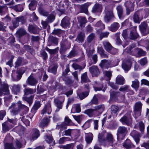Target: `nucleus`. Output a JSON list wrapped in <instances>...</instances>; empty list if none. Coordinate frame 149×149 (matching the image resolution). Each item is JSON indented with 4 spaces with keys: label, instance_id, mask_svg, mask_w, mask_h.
<instances>
[{
    "label": "nucleus",
    "instance_id": "1",
    "mask_svg": "<svg viewBox=\"0 0 149 149\" xmlns=\"http://www.w3.org/2000/svg\"><path fill=\"white\" fill-rule=\"evenodd\" d=\"M127 132V129L125 127L123 126L119 127L117 131V139L120 140L123 139Z\"/></svg>",
    "mask_w": 149,
    "mask_h": 149
},
{
    "label": "nucleus",
    "instance_id": "2",
    "mask_svg": "<svg viewBox=\"0 0 149 149\" xmlns=\"http://www.w3.org/2000/svg\"><path fill=\"white\" fill-rule=\"evenodd\" d=\"M120 121L123 124L129 125L132 122V120L130 114H125L121 118L120 120Z\"/></svg>",
    "mask_w": 149,
    "mask_h": 149
},
{
    "label": "nucleus",
    "instance_id": "3",
    "mask_svg": "<svg viewBox=\"0 0 149 149\" xmlns=\"http://www.w3.org/2000/svg\"><path fill=\"white\" fill-rule=\"evenodd\" d=\"M142 105V104L140 101L136 102L135 103L134 109L136 116L138 117L141 115Z\"/></svg>",
    "mask_w": 149,
    "mask_h": 149
},
{
    "label": "nucleus",
    "instance_id": "4",
    "mask_svg": "<svg viewBox=\"0 0 149 149\" xmlns=\"http://www.w3.org/2000/svg\"><path fill=\"white\" fill-rule=\"evenodd\" d=\"M105 13L104 21L106 22H108L113 17V10L112 9H106L105 10Z\"/></svg>",
    "mask_w": 149,
    "mask_h": 149
},
{
    "label": "nucleus",
    "instance_id": "5",
    "mask_svg": "<svg viewBox=\"0 0 149 149\" xmlns=\"http://www.w3.org/2000/svg\"><path fill=\"white\" fill-rule=\"evenodd\" d=\"M139 28L141 32L143 34H147L149 33V28L146 22L141 23L139 26Z\"/></svg>",
    "mask_w": 149,
    "mask_h": 149
},
{
    "label": "nucleus",
    "instance_id": "6",
    "mask_svg": "<svg viewBox=\"0 0 149 149\" xmlns=\"http://www.w3.org/2000/svg\"><path fill=\"white\" fill-rule=\"evenodd\" d=\"M143 18V14L140 12H135L133 15V20L135 23H139Z\"/></svg>",
    "mask_w": 149,
    "mask_h": 149
},
{
    "label": "nucleus",
    "instance_id": "7",
    "mask_svg": "<svg viewBox=\"0 0 149 149\" xmlns=\"http://www.w3.org/2000/svg\"><path fill=\"white\" fill-rule=\"evenodd\" d=\"M132 46L131 47L130 49V51L131 52H133V54H134L136 53H137L138 55L140 56H144L146 53L145 52L143 51L142 49H139L138 48H136L134 49H133V48L134 47V45H132Z\"/></svg>",
    "mask_w": 149,
    "mask_h": 149
},
{
    "label": "nucleus",
    "instance_id": "8",
    "mask_svg": "<svg viewBox=\"0 0 149 149\" xmlns=\"http://www.w3.org/2000/svg\"><path fill=\"white\" fill-rule=\"evenodd\" d=\"M9 93V90L8 85L4 83L2 84L0 88V96H1L3 95L8 94Z\"/></svg>",
    "mask_w": 149,
    "mask_h": 149
},
{
    "label": "nucleus",
    "instance_id": "9",
    "mask_svg": "<svg viewBox=\"0 0 149 149\" xmlns=\"http://www.w3.org/2000/svg\"><path fill=\"white\" fill-rule=\"evenodd\" d=\"M20 22L22 24L25 22L24 18L23 17H19L14 19L13 21V26L14 28L19 26V22Z\"/></svg>",
    "mask_w": 149,
    "mask_h": 149
},
{
    "label": "nucleus",
    "instance_id": "10",
    "mask_svg": "<svg viewBox=\"0 0 149 149\" xmlns=\"http://www.w3.org/2000/svg\"><path fill=\"white\" fill-rule=\"evenodd\" d=\"M89 70L93 76H97L99 74V70L96 66H93L90 67Z\"/></svg>",
    "mask_w": 149,
    "mask_h": 149
},
{
    "label": "nucleus",
    "instance_id": "11",
    "mask_svg": "<svg viewBox=\"0 0 149 149\" xmlns=\"http://www.w3.org/2000/svg\"><path fill=\"white\" fill-rule=\"evenodd\" d=\"M138 36V34L136 32V28L133 27L130 30V38L132 40L136 39Z\"/></svg>",
    "mask_w": 149,
    "mask_h": 149
},
{
    "label": "nucleus",
    "instance_id": "12",
    "mask_svg": "<svg viewBox=\"0 0 149 149\" xmlns=\"http://www.w3.org/2000/svg\"><path fill=\"white\" fill-rule=\"evenodd\" d=\"M18 106H19L18 104H15L14 103H13L9 107V109L10 110V112L13 114L15 115L17 113L18 111Z\"/></svg>",
    "mask_w": 149,
    "mask_h": 149
},
{
    "label": "nucleus",
    "instance_id": "13",
    "mask_svg": "<svg viewBox=\"0 0 149 149\" xmlns=\"http://www.w3.org/2000/svg\"><path fill=\"white\" fill-rule=\"evenodd\" d=\"M24 72V70H19L17 72L16 77H15V75L12 74L13 79L15 81H17L20 80L22 76V74Z\"/></svg>",
    "mask_w": 149,
    "mask_h": 149
},
{
    "label": "nucleus",
    "instance_id": "14",
    "mask_svg": "<svg viewBox=\"0 0 149 149\" xmlns=\"http://www.w3.org/2000/svg\"><path fill=\"white\" fill-rule=\"evenodd\" d=\"M26 32L24 29L21 28L17 31L16 36L17 38H19L26 35Z\"/></svg>",
    "mask_w": 149,
    "mask_h": 149
},
{
    "label": "nucleus",
    "instance_id": "15",
    "mask_svg": "<svg viewBox=\"0 0 149 149\" xmlns=\"http://www.w3.org/2000/svg\"><path fill=\"white\" fill-rule=\"evenodd\" d=\"M37 82V80L31 75L28 77L27 83L31 86L36 85Z\"/></svg>",
    "mask_w": 149,
    "mask_h": 149
},
{
    "label": "nucleus",
    "instance_id": "16",
    "mask_svg": "<svg viewBox=\"0 0 149 149\" xmlns=\"http://www.w3.org/2000/svg\"><path fill=\"white\" fill-rule=\"evenodd\" d=\"M52 112V109L50 104L48 103L45 106L41 111L42 114H44L46 112H47L48 114H50Z\"/></svg>",
    "mask_w": 149,
    "mask_h": 149
},
{
    "label": "nucleus",
    "instance_id": "17",
    "mask_svg": "<svg viewBox=\"0 0 149 149\" xmlns=\"http://www.w3.org/2000/svg\"><path fill=\"white\" fill-rule=\"evenodd\" d=\"M3 131L4 132H5L9 131L13 127V125H11L7 122H5L2 124Z\"/></svg>",
    "mask_w": 149,
    "mask_h": 149
},
{
    "label": "nucleus",
    "instance_id": "18",
    "mask_svg": "<svg viewBox=\"0 0 149 149\" xmlns=\"http://www.w3.org/2000/svg\"><path fill=\"white\" fill-rule=\"evenodd\" d=\"M40 136V132L37 129H34L32 131L31 138L33 139H37Z\"/></svg>",
    "mask_w": 149,
    "mask_h": 149
},
{
    "label": "nucleus",
    "instance_id": "19",
    "mask_svg": "<svg viewBox=\"0 0 149 149\" xmlns=\"http://www.w3.org/2000/svg\"><path fill=\"white\" fill-rule=\"evenodd\" d=\"M131 65V63L129 61H124L122 65V67L125 70L128 71L130 69Z\"/></svg>",
    "mask_w": 149,
    "mask_h": 149
},
{
    "label": "nucleus",
    "instance_id": "20",
    "mask_svg": "<svg viewBox=\"0 0 149 149\" xmlns=\"http://www.w3.org/2000/svg\"><path fill=\"white\" fill-rule=\"evenodd\" d=\"M110 61L104 59L102 61L100 65L102 68L105 67L107 68L110 67Z\"/></svg>",
    "mask_w": 149,
    "mask_h": 149
},
{
    "label": "nucleus",
    "instance_id": "21",
    "mask_svg": "<svg viewBox=\"0 0 149 149\" xmlns=\"http://www.w3.org/2000/svg\"><path fill=\"white\" fill-rule=\"evenodd\" d=\"M29 31L34 34L37 33V27L35 25H29L28 27Z\"/></svg>",
    "mask_w": 149,
    "mask_h": 149
},
{
    "label": "nucleus",
    "instance_id": "22",
    "mask_svg": "<svg viewBox=\"0 0 149 149\" xmlns=\"http://www.w3.org/2000/svg\"><path fill=\"white\" fill-rule=\"evenodd\" d=\"M49 122V120L47 118L43 119L39 124V126L44 128L46 127Z\"/></svg>",
    "mask_w": 149,
    "mask_h": 149
},
{
    "label": "nucleus",
    "instance_id": "23",
    "mask_svg": "<svg viewBox=\"0 0 149 149\" xmlns=\"http://www.w3.org/2000/svg\"><path fill=\"white\" fill-rule=\"evenodd\" d=\"M139 86V82L137 79H135L132 81L131 86L137 91Z\"/></svg>",
    "mask_w": 149,
    "mask_h": 149
},
{
    "label": "nucleus",
    "instance_id": "24",
    "mask_svg": "<svg viewBox=\"0 0 149 149\" xmlns=\"http://www.w3.org/2000/svg\"><path fill=\"white\" fill-rule=\"evenodd\" d=\"M125 80L124 78L121 76H118L116 78V82L119 85H123L124 84Z\"/></svg>",
    "mask_w": 149,
    "mask_h": 149
},
{
    "label": "nucleus",
    "instance_id": "25",
    "mask_svg": "<svg viewBox=\"0 0 149 149\" xmlns=\"http://www.w3.org/2000/svg\"><path fill=\"white\" fill-rule=\"evenodd\" d=\"M80 105L78 104H74L72 108V112H80L81 111Z\"/></svg>",
    "mask_w": 149,
    "mask_h": 149
},
{
    "label": "nucleus",
    "instance_id": "26",
    "mask_svg": "<svg viewBox=\"0 0 149 149\" xmlns=\"http://www.w3.org/2000/svg\"><path fill=\"white\" fill-rule=\"evenodd\" d=\"M119 26L118 23L114 22L111 25L110 28V30L112 32H115L118 29Z\"/></svg>",
    "mask_w": 149,
    "mask_h": 149
},
{
    "label": "nucleus",
    "instance_id": "27",
    "mask_svg": "<svg viewBox=\"0 0 149 149\" xmlns=\"http://www.w3.org/2000/svg\"><path fill=\"white\" fill-rule=\"evenodd\" d=\"M24 92L25 95H27L35 93L36 92V89L30 88H25L24 90Z\"/></svg>",
    "mask_w": 149,
    "mask_h": 149
},
{
    "label": "nucleus",
    "instance_id": "28",
    "mask_svg": "<svg viewBox=\"0 0 149 149\" xmlns=\"http://www.w3.org/2000/svg\"><path fill=\"white\" fill-rule=\"evenodd\" d=\"M105 49L108 52H109L112 49V46L111 44L109 42L104 41L103 42Z\"/></svg>",
    "mask_w": 149,
    "mask_h": 149
},
{
    "label": "nucleus",
    "instance_id": "29",
    "mask_svg": "<svg viewBox=\"0 0 149 149\" xmlns=\"http://www.w3.org/2000/svg\"><path fill=\"white\" fill-rule=\"evenodd\" d=\"M70 24L69 20L66 18H63L61 21V26L64 27L66 28Z\"/></svg>",
    "mask_w": 149,
    "mask_h": 149
},
{
    "label": "nucleus",
    "instance_id": "30",
    "mask_svg": "<svg viewBox=\"0 0 149 149\" xmlns=\"http://www.w3.org/2000/svg\"><path fill=\"white\" fill-rule=\"evenodd\" d=\"M118 16L121 19L123 13V9L122 7L120 6H118L117 7Z\"/></svg>",
    "mask_w": 149,
    "mask_h": 149
},
{
    "label": "nucleus",
    "instance_id": "31",
    "mask_svg": "<svg viewBox=\"0 0 149 149\" xmlns=\"http://www.w3.org/2000/svg\"><path fill=\"white\" fill-rule=\"evenodd\" d=\"M37 3V2L36 1H31L29 5V8L30 10H35Z\"/></svg>",
    "mask_w": 149,
    "mask_h": 149
},
{
    "label": "nucleus",
    "instance_id": "32",
    "mask_svg": "<svg viewBox=\"0 0 149 149\" xmlns=\"http://www.w3.org/2000/svg\"><path fill=\"white\" fill-rule=\"evenodd\" d=\"M8 9V7L6 5L3 6H0V14L1 15H3L7 11Z\"/></svg>",
    "mask_w": 149,
    "mask_h": 149
},
{
    "label": "nucleus",
    "instance_id": "33",
    "mask_svg": "<svg viewBox=\"0 0 149 149\" xmlns=\"http://www.w3.org/2000/svg\"><path fill=\"white\" fill-rule=\"evenodd\" d=\"M134 0H131V2L130 1H127L125 3V5L126 8H134Z\"/></svg>",
    "mask_w": 149,
    "mask_h": 149
},
{
    "label": "nucleus",
    "instance_id": "34",
    "mask_svg": "<svg viewBox=\"0 0 149 149\" xmlns=\"http://www.w3.org/2000/svg\"><path fill=\"white\" fill-rule=\"evenodd\" d=\"M6 149H16L14 143H6L5 145Z\"/></svg>",
    "mask_w": 149,
    "mask_h": 149
},
{
    "label": "nucleus",
    "instance_id": "35",
    "mask_svg": "<svg viewBox=\"0 0 149 149\" xmlns=\"http://www.w3.org/2000/svg\"><path fill=\"white\" fill-rule=\"evenodd\" d=\"M30 118L29 117L26 116H24L22 118V120L26 126H29L30 124V122L29 120V119Z\"/></svg>",
    "mask_w": 149,
    "mask_h": 149
},
{
    "label": "nucleus",
    "instance_id": "36",
    "mask_svg": "<svg viewBox=\"0 0 149 149\" xmlns=\"http://www.w3.org/2000/svg\"><path fill=\"white\" fill-rule=\"evenodd\" d=\"M20 87L19 85H14L13 86V92L15 94H17L20 91Z\"/></svg>",
    "mask_w": 149,
    "mask_h": 149
},
{
    "label": "nucleus",
    "instance_id": "37",
    "mask_svg": "<svg viewBox=\"0 0 149 149\" xmlns=\"http://www.w3.org/2000/svg\"><path fill=\"white\" fill-rule=\"evenodd\" d=\"M68 125L66 124L64 122H63L61 124L58 125L57 126L56 128L57 129H60L61 130L63 129H65L67 128V126Z\"/></svg>",
    "mask_w": 149,
    "mask_h": 149
},
{
    "label": "nucleus",
    "instance_id": "38",
    "mask_svg": "<svg viewBox=\"0 0 149 149\" xmlns=\"http://www.w3.org/2000/svg\"><path fill=\"white\" fill-rule=\"evenodd\" d=\"M90 5V3H86L82 5L81 8L82 11L86 13L88 12V7Z\"/></svg>",
    "mask_w": 149,
    "mask_h": 149
},
{
    "label": "nucleus",
    "instance_id": "39",
    "mask_svg": "<svg viewBox=\"0 0 149 149\" xmlns=\"http://www.w3.org/2000/svg\"><path fill=\"white\" fill-rule=\"evenodd\" d=\"M123 146L127 149H130L132 147H134V146L131 143L125 142L123 144Z\"/></svg>",
    "mask_w": 149,
    "mask_h": 149
},
{
    "label": "nucleus",
    "instance_id": "40",
    "mask_svg": "<svg viewBox=\"0 0 149 149\" xmlns=\"http://www.w3.org/2000/svg\"><path fill=\"white\" fill-rule=\"evenodd\" d=\"M85 36L84 33H80L78 36V39L79 40V43L82 42L84 40Z\"/></svg>",
    "mask_w": 149,
    "mask_h": 149
},
{
    "label": "nucleus",
    "instance_id": "41",
    "mask_svg": "<svg viewBox=\"0 0 149 149\" xmlns=\"http://www.w3.org/2000/svg\"><path fill=\"white\" fill-rule=\"evenodd\" d=\"M98 52L100 54L101 56L103 57H106L107 56L104 53V50L102 47H98L97 49Z\"/></svg>",
    "mask_w": 149,
    "mask_h": 149
},
{
    "label": "nucleus",
    "instance_id": "42",
    "mask_svg": "<svg viewBox=\"0 0 149 149\" xmlns=\"http://www.w3.org/2000/svg\"><path fill=\"white\" fill-rule=\"evenodd\" d=\"M74 146L73 143H70L64 146H61V148L63 149H72Z\"/></svg>",
    "mask_w": 149,
    "mask_h": 149
},
{
    "label": "nucleus",
    "instance_id": "43",
    "mask_svg": "<svg viewBox=\"0 0 149 149\" xmlns=\"http://www.w3.org/2000/svg\"><path fill=\"white\" fill-rule=\"evenodd\" d=\"M81 79L82 81L85 82H88L89 81V79L87 77L86 72H85L82 75Z\"/></svg>",
    "mask_w": 149,
    "mask_h": 149
},
{
    "label": "nucleus",
    "instance_id": "44",
    "mask_svg": "<svg viewBox=\"0 0 149 149\" xmlns=\"http://www.w3.org/2000/svg\"><path fill=\"white\" fill-rule=\"evenodd\" d=\"M95 111L94 109H88L85 110L84 113L87 114L89 116H92L93 115L94 111Z\"/></svg>",
    "mask_w": 149,
    "mask_h": 149
},
{
    "label": "nucleus",
    "instance_id": "45",
    "mask_svg": "<svg viewBox=\"0 0 149 149\" xmlns=\"http://www.w3.org/2000/svg\"><path fill=\"white\" fill-rule=\"evenodd\" d=\"M102 8L101 6L99 4H96L94 6L93 8V11L95 12L100 10Z\"/></svg>",
    "mask_w": 149,
    "mask_h": 149
},
{
    "label": "nucleus",
    "instance_id": "46",
    "mask_svg": "<svg viewBox=\"0 0 149 149\" xmlns=\"http://www.w3.org/2000/svg\"><path fill=\"white\" fill-rule=\"evenodd\" d=\"M14 143L16 149H20L22 148V144L18 140L15 141Z\"/></svg>",
    "mask_w": 149,
    "mask_h": 149
},
{
    "label": "nucleus",
    "instance_id": "47",
    "mask_svg": "<svg viewBox=\"0 0 149 149\" xmlns=\"http://www.w3.org/2000/svg\"><path fill=\"white\" fill-rule=\"evenodd\" d=\"M16 11H22L23 9L22 6L20 5H16L14 6L10 7Z\"/></svg>",
    "mask_w": 149,
    "mask_h": 149
},
{
    "label": "nucleus",
    "instance_id": "48",
    "mask_svg": "<svg viewBox=\"0 0 149 149\" xmlns=\"http://www.w3.org/2000/svg\"><path fill=\"white\" fill-rule=\"evenodd\" d=\"M89 93L88 91L81 93L79 96V97L81 100L83 99L86 97L88 95Z\"/></svg>",
    "mask_w": 149,
    "mask_h": 149
},
{
    "label": "nucleus",
    "instance_id": "49",
    "mask_svg": "<svg viewBox=\"0 0 149 149\" xmlns=\"http://www.w3.org/2000/svg\"><path fill=\"white\" fill-rule=\"evenodd\" d=\"M104 109V105L102 104H100L98 106H95L94 109V111L100 110L102 111H103Z\"/></svg>",
    "mask_w": 149,
    "mask_h": 149
},
{
    "label": "nucleus",
    "instance_id": "50",
    "mask_svg": "<svg viewBox=\"0 0 149 149\" xmlns=\"http://www.w3.org/2000/svg\"><path fill=\"white\" fill-rule=\"evenodd\" d=\"M65 122L68 125H73V123H72L71 120L68 117H65Z\"/></svg>",
    "mask_w": 149,
    "mask_h": 149
},
{
    "label": "nucleus",
    "instance_id": "51",
    "mask_svg": "<svg viewBox=\"0 0 149 149\" xmlns=\"http://www.w3.org/2000/svg\"><path fill=\"white\" fill-rule=\"evenodd\" d=\"M23 99L24 100L28 102L30 105L32 103L33 100V97L31 96L29 97H24Z\"/></svg>",
    "mask_w": 149,
    "mask_h": 149
},
{
    "label": "nucleus",
    "instance_id": "52",
    "mask_svg": "<svg viewBox=\"0 0 149 149\" xmlns=\"http://www.w3.org/2000/svg\"><path fill=\"white\" fill-rule=\"evenodd\" d=\"M95 26L97 27H100V29H105L104 25L100 21L98 22L96 24Z\"/></svg>",
    "mask_w": 149,
    "mask_h": 149
},
{
    "label": "nucleus",
    "instance_id": "53",
    "mask_svg": "<svg viewBox=\"0 0 149 149\" xmlns=\"http://www.w3.org/2000/svg\"><path fill=\"white\" fill-rule=\"evenodd\" d=\"M78 21L81 25L84 24L86 22L85 18L84 17H79L78 18Z\"/></svg>",
    "mask_w": 149,
    "mask_h": 149
},
{
    "label": "nucleus",
    "instance_id": "54",
    "mask_svg": "<svg viewBox=\"0 0 149 149\" xmlns=\"http://www.w3.org/2000/svg\"><path fill=\"white\" fill-rule=\"evenodd\" d=\"M86 140H93V135L91 133H89L86 134Z\"/></svg>",
    "mask_w": 149,
    "mask_h": 149
},
{
    "label": "nucleus",
    "instance_id": "55",
    "mask_svg": "<svg viewBox=\"0 0 149 149\" xmlns=\"http://www.w3.org/2000/svg\"><path fill=\"white\" fill-rule=\"evenodd\" d=\"M22 58H19L15 62V67H18L21 65L22 64Z\"/></svg>",
    "mask_w": 149,
    "mask_h": 149
},
{
    "label": "nucleus",
    "instance_id": "56",
    "mask_svg": "<svg viewBox=\"0 0 149 149\" xmlns=\"http://www.w3.org/2000/svg\"><path fill=\"white\" fill-rule=\"evenodd\" d=\"M49 40L54 44H56L58 43V39L56 37L50 36L49 38Z\"/></svg>",
    "mask_w": 149,
    "mask_h": 149
},
{
    "label": "nucleus",
    "instance_id": "57",
    "mask_svg": "<svg viewBox=\"0 0 149 149\" xmlns=\"http://www.w3.org/2000/svg\"><path fill=\"white\" fill-rule=\"evenodd\" d=\"M55 102L57 108L59 109H61L62 108V102L58 100H55Z\"/></svg>",
    "mask_w": 149,
    "mask_h": 149
},
{
    "label": "nucleus",
    "instance_id": "58",
    "mask_svg": "<svg viewBox=\"0 0 149 149\" xmlns=\"http://www.w3.org/2000/svg\"><path fill=\"white\" fill-rule=\"evenodd\" d=\"M95 37L94 33H92L88 37L87 41L89 42H91L93 39Z\"/></svg>",
    "mask_w": 149,
    "mask_h": 149
},
{
    "label": "nucleus",
    "instance_id": "59",
    "mask_svg": "<svg viewBox=\"0 0 149 149\" xmlns=\"http://www.w3.org/2000/svg\"><path fill=\"white\" fill-rule=\"evenodd\" d=\"M109 34V33L108 32H102L100 35V40H101L103 38L107 37Z\"/></svg>",
    "mask_w": 149,
    "mask_h": 149
},
{
    "label": "nucleus",
    "instance_id": "60",
    "mask_svg": "<svg viewBox=\"0 0 149 149\" xmlns=\"http://www.w3.org/2000/svg\"><path fill=\"white\" fill-rule=\"evenodd\" d=\"M45 49L49 53L51 54H54L56 52L57 50V49H49L47 47Z\"/></svg>",
    "mask_w": 149,
    "mask_h": 149
},
{
    "label": "nucleus",
    "instance_id": "61",
    "mask_svg": "<svg viewBox=\"0 0 149 149\" xmlns=\"http://www.w3.org/2000/svg\"><path fill=\"white\" fill-rule=\"evenodd\" d=\"M55 16L52 14H51L48 17L47 21L49 22H51L55 19Z\"/></svg>",
    "mask_w": 149,
    "mask_h": 149
},
{
    "label": "nucleus",
    "instance_id": "62",
    "mask_svg": "<svg viewBox=\"0 0 149 149\" xmlns=\"http://www.w3.org/2000/svg\"><path fill=\"white\" fill-rule=\"evenodd\" d=\"M111 111L114 113H116L118 110V108L117 106L112 105L111 108Z\"/></svg>",
    "mask_w": 149,
    "mask_h": 149
},
{
    "label": "nucleus",
    "instance_id": "63",
    "mask_svg": "<svg viewBox=\"0 0 149 149\" xmlns=\"http://www.w3.org/2000/svg\"><path fill=\"white\" fill-rule=\"evenodd\" d=\"M141 84L149 86V81L146 79H143L141 81Z\"/></svg>",
    "mask_w": 149,
    "mask_h": 149
},
{
    "label": "nucleus",
    "instance_id": "64",
    "mask_svg": "<svg viewBox=\"0 0 149 149\" xmlns=\"http://www.w3.org/2000/svg\"><path fill=\"white\" fill-rule=\"evenodd\" d=\"M139 63L141 65H144L147 63V59L145 58H142L139 61Z\"/></svg>",
    "mask_w": 149,
    "mask_h": 149
}]
</instances>
